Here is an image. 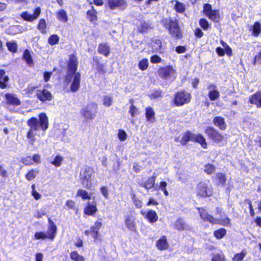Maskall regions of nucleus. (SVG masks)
Masks as SVG:
<instances>
[{
  "mask_svg": "<svg viewBox=\"0 0 261 261\" xmlns=\"http://www.w3.org/2000/svg\"><path fill=\"white\" fill-rule=\"evenodd\" d=\"M66 74L64 76V82L67 84L71 82V78L73 81L70 86V90L72 92L79 90L81 84V73L77 72L79 61L77 56L74 54L69 55L68 59L66 62Z\"/></svg>",
  "mask_w": 261,
  "mask_h": 261,
  "instance_id": "f257e3e1",
  "label": "nucleus"
},
{
  "mask_svg": "<svg viewBox=\"0 0 261 261\" xmlns=\"http://www.w3.org/2000/svg\"><path fill=\"white\" fill-rule=\"evenodd\" d=\"M27 124L29 128L27 132L26 137L30 143L33 144L36 141L35 136L36 132L41 130L45 132L49 127L48 118L46 113H40L38 115V119L32 117L27 121Z\"/></svg>",
  "mask_w": 261,
  "mask_h": 261,
  "instance_id": "f03ea898",
  "label": "nucleus"
},
{
  "mask_svg": "<svg viewBox=\"0 0 261 261\" xmlns=\"http://www.w3.org/2000/svg\"><path fill=\"white\" fill-rule=\"evenodd\" d=\"M48 226L47 232L44 231L36 232L34 238L35 240H46L53 241L57 232V227L50 218H48Z\"/></svg>",
  "mask_w": 261,
  "mask_h": 261,
  "instance_id": "7ed1b4c3",
  "label": "nucleus"
},
{
  "mask_svg": "<svg viewBox=\"0 0 261 261\" xmlns=\"http://www.w3.org/2000/svg\"><path fill=\"white\" fill-rule=\"evenodd\" d=\"M93 173V168L89 166H85L81 170L80 173L81 184L88 190H91L93 187L92 179Z\"/></svg>",
  "mask_w": 261,
  "mask_h": 261,
  "instance_id": "20e7f679",
  "label": "nucleus"
},
{
  "mask_svg": "<svg viewBox=\"0 0 261 261\" xmlns=\"http://www.w3.org/2000/svg\"><path fill=\"white\" fill-rule=\"evenodd\" d=\"M97 110V104L92 102L88 104L81 110V114L86 121L92 120L96 116Z\"/></svg>",
  "mask_w": 261,
  "mask_h": 261,
  "instance_id": "39448f33",
  "label": "nucleus"
},
{
  "mask_svg": "<svg viewBox=\"0 0 261 261\" xmlns=\"http://www.w3.org/2000/svg\"><path fill=\"white\" fill-rule=\"evenodd\" d=\"M102 227V223L100 220H97L94 222L93 225H91L89 230H86L84 231V234L86 236H90L94 240H100L101 234L100 233V229Z\"/></svg>",
  "mask_w": 261,
  "mask_h": 261,
  "instance_id": "423d86ee",
  "label": "nucleus"
},
{
  "mask_svg": "<svg viewBox=\"0 0 261 261\" xmlns=\"http://www.w3.org/2000/svg\"><path fill=\"white\" fill-rule=\"evenodd\" d=\"M196 190L197 194L202 197L210 196L213 193L212 185L208 180L199 182L197 186Z\"/></svg>",
  "mask_w": 261,
  "mask_h": 261,
  "instance_id": "0eeeda50",
  "label": "nucleus"
},
{
  "mask_svg": "<svg viewBox=\"0 0 261 261\" xmlns=\"http://www.w3.org/2000/svg\"><path fill=\"white\" fill-rule=\"evenodd\" d=\"M191 95L189 93L185 91L177 92L174 98V103L176 106H182L190 102Z\"/></svg>",
  "mask_w": 261,
  "mask_h": 261,
  "instance_id": "6e6552de",
  "label": "nucleus"
},
{
  "mask_svg": "<svg viewBox=\"0 0 261 261\" xmlns=\"http://www.w3.org/2000/svg\"><path fill=\"white\" fill-rule=\"evenodd\" d=\"M203 12L204 15L211 20L215 22H218L219 21L220 16L219 10H213L212 6L210 4H204Z\"/></svg>",
  "mask_w": 261,
  "mask_h": 261,
  "instance_id": "1a4fd4ad",
  "label": "nucleus"
},
{
  "mask_svg": "<svg viewBox=\"0 0 261 261\" xmlns=\"http://www.w3.org/2000/svg\"><path fill=\"white\" fill-rule=\"evenodd\" d=\"M205 134L215 142L222 143L224 140V137L219 132L212 127H207L205 130Z\"/></svg>",
  "mask_w": 261,
  "mask_h": 261,
  "instance_id": "9d476101",
  "label": "nucleus"
},
{
  "mask_svg": "<svg viewBox=\"0 0 261 261\" xmlns=\"http://www.w3.org/2000/svg\"><path fill=\"white\" fill-rule=\"evenodd\" d=\"M169 31L170 34L176 38H180L182 33L176 19H170L169 22Z\"/></svg>",
  "mask_w": 261,
  "mask_h": 261,
  "instance_id": "9b49d317",
  "label": "nucleus"
},
{
  "mask_svg": "<svg viewBox=\"0 0 261 261\" xmlns=\"http://www.w3.org/2000/svg\"><path fill=\"white\" fill-rule=\"evenodd\" d=\"M37 99L42 102L51 101L53 96L51 92L46 89L37 90L36 93Z\"/></svg>",
  "mask_w": 261,
  "mask_h": 261,
  "instance_id": "f8f14e48",
  "label": "nucleus"
},
{
  "mask_svg": "<svg viewBox=\"0 0 261 261\" xmlns=\"http://www.w3.org/2000/svg\"><path fill=\"white\" fill-rule=\"evenodd\" d=\"M40 14L41 8L37 7L34 10L33 14H30L28 11H25L21 13L20 17L26 21L33 22L40 16Z\"/></svg>",
  "mask_w": 261,
  "mask_h": 261,
  "instance_id": "ddd939ff",
  "label": "nucleus"
},
{
  "mask_svg": "<svg viewBox=\"0 0 261 261\" xmlns=\"http://www.w3.org/2000/svg\"><path fill=\"white\" fill-rule=\"evenodd\" d=\"M140 214L150 223H155L158 220V216L156 212L152 210H149L147 212L143 210H141Z\"/></svg>",
  "mask_w": 261,
  "mask_h": 261,
  "instance_id": "4468645a",
  "label": "nucleus"
},
{
  "mask_svg": "<svg viewBox=\"0 0 261 261\" xmlns=\"http://www.w3.org/2000/svg\"><path fill=\"white\" fill-rule=\"evenodd\" d=\"M83 211L85 215L94 216L98 212L97 202L95 200H93L92 202H87Z\"/></svg>",
  "mask_w": 261,
  "mask_h": 261,
  "instance_id": "2eb2a0df",
  "label": "nucleus"
},
{
  "mask_svg": "<svg viewBox=\"0 0 261 261\" xmlns=\"http://www.w3.org/2000/svg\"><path fill=\"white\" fill-rule=\"evenodd\" d=\"M176 76L175 70L171 66H167L164 67V81L167 83H170L174 80Z\"/></svg>",
  "mask_w": 261,
  "mask_h": 261,
  "instance_id": "dca6fc26",
  "label": "nucleus"
},
{
  "mask_svg": "<svg viewBox=\"0 0 261 261\" xmlns=\"http://www.w3.org/2000/svg\"><path fill=\"white\" fill-rule=\"evenodd\" d=\"M135 216L132 215H128L125 216L124 223L126 228L133 232L137 231Z\"/></svg>",
  "mask_w": 261,
  "mask_h": 261,
  "instance_id": "f3484780",
  "label": "nucleus"
},
{
  "mask_svg": "<svg viewBox=\"0 0 261 261\" xmlns=\"http://www.w3.org/2000/svg\"><path fill=\"white\" fill-rule=\"evenodd\" d=\"M107 4L109 8L112 10L117 8L124 9L127 5L125 0H107Z\"/></svg>",
  "mask_w": 261,
  "mask_h": 261,
  "instance_id": "a211bd4d",
  "label": "nucleus"
},
{
  "mask_svg": "<svg viewBox=\"0 0 261 261\" xmlns=\"http://www.w3.org/2000/svg\"><path fill=\"white\" fill-rule=\"evenodd\" d=\"M208 90V96L211 100H217L220 96V93L217 90V87L213 83H210L207 87Z\"/></svg>",
  "mask_w": 261,
  "mask_h": 261,
  "instance_id": "6ab92c4d",
  "label": "nucleus"
},
{
  "mask_svg": "<svg viewBox=\"0 0 261 261\" xmlns=\"http://www.w3.org/2000/svg\"><path fill=\"white\" fill-rule=\"evenodd\" d=\"M197 209L199 211L201 218L204 221L209 222L213 224H216V223L218 222L217 218H215L213 216L209 215L206 210L200 207H198Z\"/></svg>",
  "mask_w": 261,
  "mask_h": 261,
  "instance_id": "aec40b11",
  "label": "nucleus"
},
{
  "mask_svg": "<svg viewBox=\"0 0 261 261\" xmlns=\"http://www.w3.org/2000/svg\"><path fill=\"white\" fill-rule=\"evenodd\" d=\"M10 77L6 74L5 70L0 69V89H5L9 88Z\"/></svg>",
  "mask_w": 261,
  "mask_h": 261,
  "instance_id": "412c9836",
  "label": "nucleus"
},
{
  "mask_svg": "<svg viewBox=\"0 0 261 261\" xmlns=\"http://www.w3.org/2000/svg\"><path fill=\"white\" fill-rule=\"evenodd\" d=\"M173 227L179 231L190 230L191 227L185 223L182 218L177 219L173 224Z\"/></svg>",
  "mask_w": 261,
  "mask_h": 261,
  "instance_id": "4be33fe9",
  "label": "nucleus"
},
{
  "mask_svg": "<svg viewBox=\"0 0 261 261\" xmlns=\"http://www.w3.org/2000/svg\"><path fill=\"white\" fill-rule=\"evenodd\" d=\"M5 97L8 104L14 106H19L21 104L19 99L14 94L6 93Z\"/></svg>",
  "mask_w": 261,
  "mask_h": 261,
  "instance_id": "5701e85b",
  "label": "nucleus"
},
{
  "mask_svg": "<svg viewBox=\"0 0 261 261\" xmlns=\"http://www.w3.org/2000/svg\"><path fill=\"white\" fill-rule=\"evenodd\" d=\"M22 59L25 61L29 67H32L34 66V61L29 49H25L23 51Z\"/></svg>",
  "mask_w": 261,
  "mask_h": 261,
  "instance_id": "b1692460",
  "label": "nucleus"
},
{
  "mask_svg": "<svg viewBox=\"0 0 261 261\" xmlns=\"http://www.w3.org/2000/svg\"><path fill=\"white\" fill-rule=\"evenodd\" d=\"M97 51L99 54L108 57L110 53V47L107 43H100L98 46Z\"/></svg>",
  "mask_w": 261,
  "mask_h": 261,
  "instance_id": "393cba45",
  "label": "nucleus"
},
{
  "mask_svg": "<svg viewBox=\"0 0 261 261\" xmlns=\"http://www.w3.org/2000/svg\"><path fill=\"white\" fill-rule=\"evenodd\" d=\"M87 18L90 22H94L98 19L97 12L93 6L86 12Z\"/></svg>",
  "mask_w": 261,
  "mask_h": 261,
  "instance_id": "a878e982",
  "label": "nucleus"
},
{
  "mask_svg": "<svg viewBox=\"0 0 261 261\" xmlns=\"http://www.w3.org/2000/svg\"><path fill=\"white\" fill-rule=\"evenodd\" d=\"M214 125L218 127L221 130H225L226 128V124L224 118L221 117H216L213 119Z\"/></svg>",
  "mask_w": 261,
  "mask_h": 261,
  "instance_id": "bb28decb",
  "label": "nucleus"
},
{
  "mask_svg": "<svg viewBox=\"0 0 261 261\" xmlns=\"http://www.w3.org/2000/svg\"><path fill=\"white\" fill-rule=\"evenodd\" d=\"M249 101L252 104L255 105L257 107H261V93H257L250 98Z\"/></svg>",
  "mask_w": 261,
  "mask_h": 261,
  "instance_id": "cd10ccee",
  "label": "nucleus"
},
{
  "mask_svg": "<svg viewBox=\"0 0 261 261\" xmlns=\"http://www.w3.org/2000/svg\"><path fill=\"white\" fill-rule=\"evenodd\" d=\"M93 60L96 65L97 72L102 75L105 74L106 73V71L105 69L104 64H100L96 57H93Z\"/></svg>",
  "mask_w": 261,
  "mask_h": 261,
  "instance_id": "c85d7f7f",
  "label": "nucleus"
},
{
  "mask_svg": "<svg viewBox=\"0 0 261 261\" xmlns=\"http://www.w3.org/2000/svg\"><path fill=\"white\" fill-rule=\"evenodd\" d=\"M170 4L173 7L174 9L178 13H182L185 10V5L177 1H171Z\"/></svg>",
  "mask_w": 261,
  "mask_h": 261,
  "instance_id": "c756f323",
  "label": "nucleus"
},
{
  "mask_svg": "<svg viewBox=\"0 0 261 261\" xmlns=\"http://www.w3.org/2000/svg\"><path fill=\"white\" fill-rule=\"evenodd\" d=\"M145 115L147 121L152 122L154 121L155 113L152 108L150 107H148L145 109Z\"/></svg>",
  "mask_w": 261,
  "mask_h": 261,
  "instance_id": "7c9ffc66",
  "label": "nucleus"
},
{
  "mask_svg": "<svg viewBox=\"0 0 261 261\" xmlns=\"http://www.w3.org/2000/svg\"><path fill=\"white\" fill-rule=\"evenodd\" d=\"M155 178L153 176L149 177L144 183L140 184V186L147 190L151 189L154 185Z\"/></svg>",
  "mask_w": 261,
  "mask_h": 261,
  "instance_id": "2f4dec72",
  "label": "nucleus"
},
{
  "mask_svg": "<svg viewBox=\"0 0 261 261\" xmlns=\"http://www.w3.org/2000/svg\"><path fill=\"white\" fill-rule=\"evenodd\" d=\"M193 141L197 142L200 144L203 148H206L207 143L205 138L202 135L200 134H195Z\"/></svg>",
  "mask_w": 261,
  "mask_h": 261,
  "instance_id": "473e14b6",
  "label": "nucleus"
},
{
  "mask_svg": "<svg viewBox=\"0 0 261 261\" xmlns=\"http://www.w3.org/2000/svg\"><path fill=\"white\" fill-rule=\"evenodd\" d=\"M6 45L8 50L12 54L16 53L17 51V44L15 41H7Z\"/></svg>",
  "mask_w": 261,
  "mask_h": 261,
  "instance_id": "72a5a7b5",
  "label": "nucleus"
},
{
  "mask_svg": "<svg viewBox=\"0 0 261 261\" xmlns=\"http://www.w3.org/2000/svg\"><path fill=\"white\" fill-rule=\"evenodd\" d=\"M194 136L195 134H193L190 132H187L184 134L183 137H182L181 143L182 145H185L188 141H193Z\"/></svg>",
  "mask_w": 261,
  "mask_h": 261,
  "instance_id": "f704fd0d",
  "label": "nucleus"
},
{
  "mask_svg": "<svg viewBox=\"0 0 261 261\" xmlns=\"http://www.w3.org/2000/svg\"><path fill=\"white\" fill-rule=\"evenodd\" d=\"M57 19L62 22H66L68 18L66 12L64 9H61L57 13Z\"/></svg>",
  "mask_w": 261,
  "mask_h": 261,
  "instance_id": "c9c22d12",
  "label": "nucleus"
},
{
  "mask_svg": "<svg viewBox=\"0 0 261 261\" xmlns=\"http://www.w3.org/2000/svg\"><path fill=\"white\" fill-rule=\"evenodd\" d=\"M76 196L80 197L82 200H90L91 196L88 192L83 189H78L76 192Z\"/></svg>",
  "mask_w": 261,
  "mask_h": 261,
  "instance_id": "e433bc0d",
  "label": "nucleus"
},
{
  "mask_svg": "<svg viewBox=\"0 0 261 261\" xmlns=\"http://www.w3.org/2000/svg\"><path fill=\"white\" fill-rule=\"evenodd\" d=\"M46 27L45 20L44 18H41L37 25V29L39 30L42 34L46 33Z\"/></svg>",
  "mask_w": 261,
  "mask_h": 261,
  "instance_id": "4c0bfd02",
  "label": "nucleus"
},
{
  "mask_svg": "<svg viewBox=\"0 0 261 261\" xmlns=\"http://www.w3.org/2000/svg\"><path fill=\"white\" fill-rule=\"evenodd\" d=\"M226 181L225 175L222 173H217L216 175V184L217 185L224 186Z\"/></svg>",
  "mask_w": 261,
  "mask_h": 261,
  "instance_id": "58836bf2",
  "label": "nucleus"
},
{
  "mask_svg": "<svg viewBox=\"0 0 261 261\" xmlns=\"http://www.w3.org/2000/svg\"><path fill=\"white\" fill-rule=\"evenodd\" d=\"M70 258L73 261H85L83 256L79 254L77 251H72L70 253Z\"/></svg>",
  "mask_w": 261,
  "mask_h": 261,
  "instance_id": "ea45409f",
  "label": "nucleus"
},
{
  "mask_svg": "<svg viewBox=\"0 0 261 261\" xmlns=\"http://www.w3.org/2000/svg\"><path fill=\"white\" fill-rule=\"evenodd\" d=\"M60 40V37L57 34H52L48 38V43L51 45H55L57 44Z\"/></svg>",
  "mask_w": 261,
  "mask_h": 261,
  "instance_id": "a19ab883",
  "label": "nucleus"
},
{
  "mask_svg": "<svg viewBox=\"0 0 261 261\" xmlns=\"http://www.w3.org/2000/svg\"><path fill=\"white\" fill-rule=\"evenodd\" d=\"M132 199L133 204L137 208H141L143 206V203L141 200L137 197L135 194H133L132 195Z\"/></svg>",
  "mask_w": 261,
  "mask_h": 261,
  "instance_id": "79ce46f5",
  "label": "nucleus"
},
{
  "mask_svg": "<svg viewBox=\"0 0 261 261\" xmlns=\"http://www.w3.org/2000/svg\"><path fill=\"white\" fill-rule=\"evenodd\" d=\"M150 29V25L147 22H143L137 28V30L140 33H144L147 32Z\"/></svg>",
  "mask_w": 261,
  "mask_h": 261,
  "instance_id": "37998d69",
  "label": "nucleus"
},
{
  "mask_svg": "<svg viewBox=\"0 0 261 261\" xmlns=\"http://www.w3.org/2000/svg\"><path fill=\"white\" fill-rule=\"evenodd\" d=\"M63 159H64L63 156H62L61 155L58 154L55 157L53 161L50 163L55 167H59L62 165Z\"/></svg>",
  "mask_w": 261,
  "mask_h": 261,
  "instance_id": "c03bdc74",
  "label": "nucleus"
},
{
  "mask_svg": "<svg viewBox=\"0 0 261 261\" xmlns=\"http://www.w3.org/2000/svg\"><path fill=\"white\" fill-rule=\"evenodd\" d=\"M226 233V230L224 228L219 229L214 232V236L217 239H221L223 238Z\"/></svg>",
  "mask_w": 261,
  "mask_h": 261,
  "instance_id": "a18cd8bd",
  "label": "nucleus"
},
{
  "mask_svg": "<svg viewBox=\"0 0 261 261\" xmlns=\"http://www.w3.org/2000/svg\"><path fill=\"white\" fill-rule=\"evenodd\" d=\"M38 173V170L31 169L25 174V177L28 180L31 181L36 178V174Z\"/></svg>",
  "mask_w": 261,
  "mask_h": 261,
  "instance_id": "49530a36",
  "label": "nucleus"
},
{
  "mask_svg": "<svg viewBox=\"0 0 261 261\" xmlns=\"http://www.w3.org/2000/svg\"><path fill=\"white\" fill-rule=\"evenodd\" d=\"M38 88L37 86L34 85L32 84L28 85L26 88L24 89L25 94L28 95H32L35 92V90Z\"/></svg>",
  "mask_w": 261,
  "mask_h": 261,
  "instance_id": "de8ad7c7",
  "label": "nucleus"
},
{
  "mask_svg": "<svg viewBox=\"0 0 261 261\" xmlns=\"http://www.w3.org/2000/svg\"><path fill=\"white\" fill-rule=\"evenodd\" d=\"M218 221L216 224H219L223 226H228L230 225V220L227 217L225 218L221 217L220 219H217Z\"/></svg>",
  "mask_w": 261,
  "mask_h": 261,
  "instance_id": "09e8293b",
  "label": "nucleus"
},
{
  "mask_svg": "<svg viewBox=\"0 0 261 261\" xmlns=\"http://www.w3.org/2000/svg\"><path fill=\"white\" fill-rule=\"evenodd\" d=\"M138 67L142 71L147 69L148 67V61L147 59L144 58L140 61L138 63Z\"/></svg>",
  "mask_w": 261,
  "mask_h": 261,
  "instance_id": "8fccbe9b",
  "label": "nucleus"
},
{
  "mask_svg": "<svg viewBox=\"0 0 261 261\" xmlns=\"http://www.w3.org/2000/svg\"><path fill=\"white\" fill-rule=\"evenodd\" d=\"M216 167L211 164H206L204 166V171L207 174H212L215 171Z\"/></svg>",
  "mask_w": 261,
  "mask_h": 261,
  "instance_id": "3c124183",
  "label": "nucleus"
},
{
  "mask_svg": "<svg viewBox=\"0 0 261 261\" xmlns=\"http://www.w3.org/2000/svg\"><path fill=\"white\" fill-rule=\"evenodd\" d=\"M113 103V98L110 96H104L103 97V105L107 107H110Z\"/></svg>",
  "mask_w": 261,
  "mask_h": 261,
  "instance_id": "603ef678",
  "label": "nucleus"
},
{
  "mask_svg": "<svg viewBox=\"0 0 261 261\" xmlns=\"http://www.w3.org/2000/svg\"><path fill=\"white\" fill-rule=\"evenodd\" d=\"M261 32V25L258 22H256L253 27V34L254 36H257Z\"/></svg>",
  "mask_w": 261,
  "mask_h": 261,
  "instance_id": "864d4df0",
  "label": "nucleus"
},
{
  "mask_svg": "<svg viewBox=\"0 0 261 261\" xmlns=\"http://www.w3.org/2000/svg\"><path fill=\"white\" fill-rule=\"evenodd\" d=\"M221 44L225 49V53L228 56L232 55V49L223 40L220 41Z\"/></svg>",
  "mask_w": 261,
  "mask_h": 261,
  "instance_id": "5fc2aeb1",
  "label": "nucleus"
},
{
  "mask_svg": "<svg viewBox=\"0 0 261 261\" xmlns=\"http://www.w3.org/2000/svg\"><path fill=\"white\" fill-rule=\"evenodd\" d=\"M128 112L132 117H134L136 115L139 114L138 109L133 104L130 105Z\"/></svg>",
  "mask_w": 261,
  "mask_h": 261,
  "instance_id": "6e6d98bb",
  "label": "nucleus"
},
{
  "mask_svg": "<svg viewBox=\"0 0 261 261\" xmlns=\"http://www.w3.org/2000/svg\"><path fill=\"white\" fill-rule=\"evenodd\" d=\"M118 136L121 141H124L126 139L127 135L124 130L120 129L118 130Z\"/></svg>",
  "mask_w": 261,
  "mask_h": 261,
  "instance_id": "4d7b16f0",
  "label": "nucleus"
},
{
  "mask_svg": "<svg viewBox=\"0 0 261 261\" xmlns=\"http://www.w3.org/2000/svg\"><path fill=\"white\" fill-rule=\"evenodd\" d=\"M199 24L201 27L204 30H207L209 27L208 21L204 18H201L200 19Z\"/></svg>",
  "mask_w": 261,
  "mask_h": 261,
  "instance_id": "13d9d810",
  "label": "nucleus"
},
{
  "mask_svg": "<svg viewBox=\"0 0 261 261\" xmlns=\"http://www.w3.org/2000/svg\"><path fill=\"white\" fill-rule=\"evenodd\" d=\"M212 261H225V256L223 254H214L212 259Z\"/></svg>",
  "mask_w": 261,
  "mask_h": 261,
  "instance_id": "bf43d9fd",
  "label": "nucleus"
},
{
  "mask_svg": "<svg viewBox=\"0 0 261 261\" xmlns=\"http://www.w3.org/2000/svg\"><path fill=\"white\" fill-rule=\"evenodd\" d=\"M65 205L69 209L74 210L75 208V202L72 200H67Z\"/></svg>",
  "mask_w": 261,
  "mask_h": 261,
  "instance_id": "052dcab7",
  "label": "nucleus"
},
{
  "mask_svg": "<svg viewBox=\"0 0 261 261\" xmlns=\"http://www.w3.org/2000/svg\"><path fill=\"white\" fill-rule=\"evenodd\" d=\"M161 61L162 59L157 55H153L150 57V62L153 64L159 63Z\"/></svg>",
  "mask_w": 261,
  "mask_h": 261,
  "instance_id": "680f3d73",
  "label": "nucleus"
},
{
  "mask_svg": "<svg viewBox=\"0 0 261 261\" xmlns=\"http://www.w3.org/2000/svg\"><path fill=\"white\" fill-rule=\"evenodd\" d=\"M100 192L102 195L106 198L109 196L108 189L107 187L102 186L100 188Z\"/></svg>",
  "mask_w": 261,
  "mask_h": 261,
  "instance_id": "e2e57ef3",
  "label": "nucleus"
},
{
  "mask_svg": "<svg viewBox=\"0 0 261 261\" xmlns=\"http://www.w3.org/2000/svg\"><path fill=\"white\" fill-rule=\"evenodd\" d=\"M156 246L160 250H163V236L161 237L156 242Z\"/></svg>",
  "mask_w": 261,
  "mask_h": 261,
  "instance_id": "0e129e2a",
  "label": "nucleus"
},
{
  "mask_svg": "<svg viewBox=\"0 0 261 261\" xmlns=\"http://www.w3.org/2000/svg\"><path fill=\"white\" fill-rule=\"evenodd\" d=\"M133 169L135 172L139 173L142 169V166L139 163H134L133 165Z\"/></svg>",
  "mask_w": 261,
  "mask_h": 261,
  "instance_id": "69168bd1",
  "label": "nucleus"
},
{
  "mask_svg": "<svg viewBox=\"0 0 261 261\" xmlns=\"http://www.w3.org/2000/svg\"><path fill=\"white\" fill-rule=\"evenodd\" d=\"M52 74V72L50 71H45L43 73V79L45 82H47L49 81L51 75Z\"/></svg>",
  "mask_w": 261,
  "mask_h": 261,
  "instance_id": "338daca9",
  "label": "nucleus"
},
{
  "mask_svg": "<svg viewBox=\"0 0 261 261\" xmlns=\"http://www.w3.org/2000/svg\"><path fill=\"white\" fill-rule=\"evenodd\" d=\"M244 256L245 255L243 253L237 254L234 256L233 260V261H241L243 259Z\"/></svg>",
  "mask_w": 261,
  "mask_h": 261,
  "instance_id": "774afa93",
  "label": "nucleus"
}]
</instances>
